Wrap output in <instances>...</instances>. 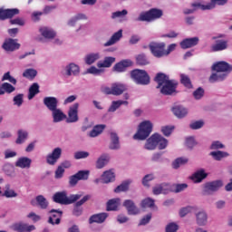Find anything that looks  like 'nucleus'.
<instances>
[{
    "instance_id": "obj_1",
    "label": "nucleus",
    "mask_w": 232,
    "mask_h": 232,
    "mask_svg": "<svg viewBox=\"0 0 232 232\" xmlns=\"http://www.w3.org/2000/svg\"><path fill=\"white\" fill-rule=\"evenodd\" d=\"M158 82L157 88H160V93L163 95H173L177 90V81L169 80V76L160 72L155 77Z\"/></svg>"
},
{
    "instance_id": "obj_2",
    "label": "nucleus",
    "mask_w": 232,
    "mask_h": 232,
    "mask_svg": "<svg viewBox=\"0 0 232 232\" xmlns=\"http://www.w3.org/2000/svg\"><path fill=\"white\" fill-rule=\"evenodd\" d=\"M157 146L159 150H166V148H168V140L159 133H154L147 139L144 144V150L153 151L157 150Z\"/></svg>"
},
{
    "instance_id": "obj_3",
    "label": "nucleus",
    "mask_w": 232,
    "mask_h": 232,
    "mask_svg": "<svg viewBox=\"0 0 232 232\" xmlns=\"http://www.w3.org/2000/svg\"><path fill=\"white\" fill-rule=\"evenodd\" d=\"M153 131V123L150 121H144L140 123L137 133L134 134L135 140H146Z\"/></svg>"
},
{
    "instance_id": "obj_4",
    "label": "nucleus",
    "mask_w": 232,
    "mask_h": 232,
    "mask_svg": "<svg viewBox=\"0 0 232 232\" xmlns=\"http://www.w3.org/2000/svg\"><path fill=\"white\" fill-rule=\"evenodd\" d=\"M82 197V194H72L68 196V193L66 191H62V192H56L53 197V200L56 202L57 204H73V202H77L79 198Z\"/></svg>"
},
{
    "instance_id": "obj_5",
    "label": "nucleus",
    "mask_w": 232,
    "mask_h": 232,
    "mask_svg": "<svg viewBox=\"0 0 232 232\" xmlns=\"http://www.w3.org/2000/svg\"><path fill=\"white\" fill-rule=\"evenodd\" d=\"M81 73V67L75 63H70L60 72V75L63 77V79H69V77H77Z\"/></svg>"
},
{
    "instance_id": "obj_6",
    "label": "nucleus",
    "mask_w": 232,
    "mask_h": 232,
    "mask_svg": "<svg viewBox=\"0 0 232 232\" xmlns=\"http://www.w3.org/2000/svg\"><path fill=\"white\" fill-rule=\"evenodd\" d=\"M40 37L36 38L38 43H46V41H52L57 37V32L52 27L42 26L39 28Z\"/></svg>"
},
{
    "instance_id": "obj_7",
    "label": "nucleus",
    "mask_w": 232,
    "mask_h": 232,
    "mask_svg": "<svg viewBox=\"0 0 232 232\" xmlns=\"http://www.w3.org/2000/svg\"><path fill=\"white\" fill-rule=\"evenodd\" d=\"M130 77L136 84L146 86L150 82V75L144 70L135 69L130 72Z\"/></svg>"
},
{
    "instance_id": "obj_8",
    "label": "nucleus",
    "mask_w": 232,
    "mask_h": 232,
    "mask_svg": "<svg viewBox=\"0 0 232 232\" xmlns=\"http://www.w3.org/2000/svg\"><path fill=\"white\" fill-rule=\"evenodd\" d=\"M149 48L154 57L157 59H161V57H166V44L164 42H152L149 44Z\"/></svg>"
},
{
    "instance_id": "obj_9",
    "label": "nucleus",
    "mask_w": 232,
    "mask_h": 232,
    "mask_svg": "<svg viewBox=\"0 0 232 232\" xmlns=\"http://www.w3.org/2000/svg\"><path fill=\"white\" fill-rule=\"evenodd\" d=\"M63 155V149L61 147L54 148L51 153L46 156V162L49 166H55L59 159Z\"/></svg>"
},
{
    "instance_id": "obj_10",
    "label": "nucleus",
    "mask_w": 232,
    "mask_h": 232,
    "mask_svg": "<svg viewBox=\"0 0 232 232\" xmlns=\"http://www.w3.org/2000/svg\"><path fill=\"white\" fill-rule=\"evenodd\" d=\"M103 92L107 93V95H122V93L126 92V85L122 83H113L111 88L105 87Z\"/></svg>"
},
{
    "instance_id": "obj_11",
    "label": "nucleus",
    "mask_w": 232,
    "mask_h": 232,
    "mask_svg": "<svg viewBox=\"0 0 232 232\" xmlns=\"http://www.w3.org/2000/svg\"><path fill=\"white\" fill-rule=\"evenodd\" d=\"M79 121V103L76 102L69 107L68 111V123H73Z\"/></svg>"
},
{
    "instance_id": "obj_12",
    "label": "nucleus",
    "mask_w": 232,
    "mask_h": 232,
    "mask_svg": "<svg viewBox=\"0 0 232 232\" xmlns=\"http://www.w3.org/2000/svg\"><path fill=\"white\" fill-rule=\"evenodd\" d=\"M222 186H224V183L222 182V180L208 182L205 185L203 194L211 195V193L215 191H218L219 188H222Z\"/></svg>"
},
{
    "instance_id": "obj_13",
    "label": "nucleus",
    "mask_w": 232,
    "mask_h": 232,
    "mask_svg": "<svg viewBox=\"0 0 232 232\" xmlns=\"http://www.w3.org/2000/svg\"><path fill=\"white\" fill-rule=\"evenodd\" d=\"M88 175H90L88 170L78 171L76 174L69 178L70 186H75L79 180H88Z\"/></svg>"
},
{
    "instance_id": "obj_14",
    "label": "nucleus",
    "mask_w": 232,
    "mask_h": 232,
    "mask_svg": "<svg viewBox=\"0 0 232 232\" xmlns=\"http://www.w3.org/2000/svg\"><path fill=\"white\" fill-rule=\"evenodd\" d=\"M2 47L5 52H15L21 48V44L17 43V39L8 38L5 40Z\"/></svg>"
},
{
    "instance_id": "obj_15",
    "label": "nucleus",
    "mask_w": 232,
    "mask_h": 232,
    "mask_svg": "<svg viewBox=\"0 0 232 232\" xmlns=\"http://www.w3.org/2000/svg\"><path fill=\"white\" fill-rule=\"evenodd\" d=\"M44 104L49 111H53L59 108V100L53 96H47L44 98Z\"/></svg>"
},
{
    "instance_id": "obj_16",
    "label": "nucleus",
    "mask_w": 232,
    "mask_h": 232,
    "mask_svg": "<svg viewBox=\"0 0 232 232\" xmlns=\"http://www.w3.org/2000/svg\"><path fill=\"white\" fill-rule=\"evenodd\" d=\"M212 70L227 73V72H232V65L226 62H218L212 65Z\"/></svg>"
},
{
    "instance_id": "obj_17",
    "label": "nucleus",
    "mask_w": 232,
    "mask_h": 232,
    "mask_svg": "<svg viewBox=\"0 0 232 232\" xmlns=\"http://www.w3.org/2000/svg\"><path fill=\"white\" fill-rule=\"evenodd\" d=\"M51 214L48 222L53 226L61 224V218L63 217V211L59 209H52L49 212Z\"/></svg>"
},
{
    "instance_id": "obj_18",
    "label": "nucleus",
    "mask_w": 232,
    "mask_h": 232,
    "mask_svg": "<svg viewBox=\"0 0 232 232\" xmlns=\"http://www.w3.org/2000/svg\"><path fill=\"white\" fill-rule=\"evenodd\" d=\"M208 178V173L206 172V169H199L196 172H194L190 177V180H193L195 184H198L204 180V179Z\"/></svg>"
},
{
    "instance_id": "obj_19",
    "label": "nucleus",
    "mask_w": 232,
    "mask_h": 232,
    "mask_svg": "<svg viewBox=\"0 0 232 232\" xmlns=\"http://www.w3.org/2000/svg\"><path fill=\"white\" fill-rule=\"evenodd\" d=\"M172 113L178 119H184L188 117V113H189V110L182 105H176L172 108Z\"/></svg>"
},
{
    "instance_id": "obj_20",
    "label": "nucleus",
    "mask_w": 232,
    "mask_h": 232,
    "mask_svg": "<svg viewBox=\"0 0 232 232\" xmlns=\"http://www.w3.org/2000/svg\"><path fill=\"white\" fill-rule=\"evenodd\" d=\"M196 224L199 227L208 226V216L206 210H200L195 214Z\"/></svg>"
},
{
    "instance_id": "obj_21",
    "label": "nucleus",
    "mask_w": 232,
    "mask_h": 232,
    "mask_svg": "<svg viewBox=\"0 0 232 232\" xmlns=\"http://www.w3.org/2000/svg\"><path fill=\"white\" fill-rule=\"evenodd\" d=\"M102 184H110L111 182H115V170L111 169L109 170H105L101 178Z\"/></svg>"
},
{
    "instance_id": "obj_22",
    "label": "nucleus",
    "mask_w": 232,
    "mask_h": 232,
    "mask_svg": "<svg viewBox=\"0 0 232 232\" xmlns=\"http://www.w3.org/2000/svg\"><path fill=\"white\" fill-rule=\"evenodd\" d=\"M198 37L195 36L182 40L179 44L182 50H188V48H193V46H197V44H198Z\"/></svg>"
},
{
    "instance_id": "obj_23",
    "label": "nucleus",
    "mask_w": 232,
    "mask_h": 232,
    "mask_svg": "<svg viewBox=\"0 0 232 232\" xmlns=\"http://www.w3.org/2000/svg\"><path fill=\"white\" fill-rule=\"evenodd\" d=\"M19 9L13 8V9H0V19L5 21V19H12L14 15H18Z\"/></svg>"
},
{
    "instance_id": "obj_24",
    "label": "nucleus",
    "mask_w": 232,
    "mask_h": 232,
    "mask_svg": "<svg viewBox=\"0 0 232 232\" xmlns=\"http://www.w3.org/2000/svg\"><path fill=\"white\" fill-rule=\"evenodd\" d=\"M16 168L21 169H30L32 166V159L28 157H21L15 161Z\"/></svg>"
},
{
    "instance_id": "obj_25",
    "label": "nucleus",
    "mask_w": 232,
    "mask_h": 232,
    "mask_svg": "<svg viewBox=\"0 0 232 232\" xmlns=\"http://www.w3.org/2000/svg\"><path fill=\"white\" fill-rule=\"evenodd\" d=\"M124 208H126L129 215H139L140 210L137 206H135V203L131 199H126L123 202Z\"/></svg>"
},
{
    "instance_id": "obj_26",
    "label": "nucleus",
    "mask_w": 232,
    "mask_h": 232,
    "mask_svg": "<svg viewBox=\"0 0 232 232\" xmlns=\"http://www.w3.org/2000/svg\"><path fill=\"white\" fill-rule=\"evenodd\" d=\"M51 113L53 117V122L54 123L63 122V121L66 119V114L61 110V108L51 111Z\"/></svg>"
},
{
    "instance_id": "obj_27",
    "label": "nucleus",
    "mask_w": 232,
    "mask_h": 232,
    "mask_svg": "<svg viewBox=\"0 0 232 232\" xmlns=\"http://www.w3.org/2000/svg\"><path fill=\"white\" fill-rule=\"evenodd\" d=\"M99 59H101V53H90L85 55L84 63L88 64V66H92V64H95Z\"/></svg>"
},
{
    "instance_id": "obj_28",
    "label": "nucleus",
    "mask_w": 232,
    "mask_h": 232,
    "mask_svg": "<svg viewBox=\"0 0 232 232\" xmlns=\"http://www.w3.org/2000/svg\"><path fill=\"white\" fill-rule=\"evenodd\" d=\"M122 39V29H120L118 32L114 33L110 40H108L103 46H113L116 43H119Z\"/></svg>"
},
{
    "instance_id": "obj_29",
    "label": "nucleus",
    "mask_w": 232,
    "mask_h": 232,
    "mask_svg": "<svg viewBox=\"0 0 232 232\" xmlns=\"http://www.w3.org/2000/svg\"><path fill=\"white\" fill-rule=\"evenodd\" d=\"M227 49V41L226 40H217L214 44L211 45V52H222Z\"/></svg>"
},
{
    "instance_id": "obj_30",
    "label": "nucleus",
    "mask_w": 232,
    "mask_h": 232,
    "mask_svg": "<svg viewBox=\"0 0 232 232\" xmlns=\"http://www.w3.org/2000/svg\"><path fill=\"white\" fill-rule=\"evenodd\" d=\"M132 63L130 60H123L118 63H116L113 66L114 72H118V73H121L122 72H126V68H129V66H131Z\"/></svg>"
},
{
    "instance_id": "obj_31",
    "label": "nucleus",
    "mask_w": 232,
    "mask_h": 232,
    "mask_svg": "<svg viewBox=\"0 0 232 232\" xmlns=\"http://www.w3.org/2000/svg\"><path fill=\"white\" fill-rule=\"evenodd\" d=\"M227 78V72H223L220 71H216L209 77V82H220Z\"/></svg>"
},
{
    "instance_id": "obj_32",
    "label": "nucleus",
    "mask_w": 232,
    "mask_h": 232,
    "mask_svg": "<svg viewBox=\"0 0 232 232\" xmlns=\"http://www.w3.org/2000/svg\"><path fill=\"white\" fill-rule=\"evenodd\" d=\"M115 63V57L106 56L103 61L97 63V68H111V65Z\"/></svg>"
},
{
    "instance_id": "obj_33",
    "label": "nucleus",
    "mask_w": 232,
    "mask_h": 232,
    "mask_svg": "<svg viewBox=\"0 0 232 232\" xmlns=\"http://www.w3.org/2000/svg\"><path fill=\"white\" fill-rule=\"evenodd\" d=\"M110 162V155L102 154L96 160V168L97 169H102L105 166H108Z\"/></svg>"
},
{
    "instance_id": "obj_34",
    "label": "nucleus",
    "mask_w": 232,
    "mask_h": 232,
    "mask_svg": "<svg viewBox=\"0 0 232 232\" xmlns=\"http://www.w3.org/2000/svg\"><path fill=\"white\" fill-rule=\"evenodd\" d=\"M106 218H108V213L95 214L90 218L89 223L93 224L96 222L97 224H102Z\"/></svg>"
},
{
    "instance_id": "obj_35",
    "label": "nucleus",
    "mask_w": 232,
    "mask_h": 232,
    "mask_svg": "<svg viewBox=\"0 0 232 232\" xmlns=\"http://www.w3.org/2000/svg\"><path fill=\"white\" fill-rule=\"evenodd\" d=\"M34 229H35V226L34 225H28L24 223L14 225V231H18V232H31V231H34Z\"/></svg>"
},
{
    "instance_id": "obj_36",
    "label": "nucleus",
    "mask_w": 232,
    "mask_h": 232,
    "mask_svg": "<svg viewBox=\"0 0 232 232\" xmlns=\"http://www.w3.org/2000/svg\"><path fill=\"white\" fill-rule=\"evenodd\" d=\"M209 155L210 157H212L214 160H218V161L222 160V159H227V157H229V154L227 151H222V150L211 151Z\"/></svg>"
},
{
    "instance_id": "obj_37",
    "label": "nucleus",
    "mask_w": 232,
    "mask_h": 232,
    "mask_svg": "<svg viewBox=\"0 0 232 232\" xmlns=\"http://www.w3.org/2000/svg\"><path fill=\"white\" fill-rule=\"evenodd\" d=\"M119 206H121V198H116L110 199L107 202V211H117Z\"/></svg>"
},
{
    "instance_id": "obj_38",
    "label": "nucleus",
    "mask_w": 232,
    "mask_h": 232,
    "mask_svg": "<svg viewBox=\"0 0 232 232\" xmlns=\"http://www.w3.org/2000/svg\"><path fill=\"white\" fill-rule=\"evenodd\" d=\"M15 92V87L9 82H4L0 85V95H5V93H14Z\"/></svg>"
},
{
    "instance_id": "obj_39",
    "label": "nucleus",
    "mask_w": 232,
    "mask_h": 232,
    "mask_svg": "<svg viewBox=\"0 0 232 232\" xmlns=\"http://www.w3.org/2000/svg\"><path fill=\"white\" fill-rule=\"evenodd\" d=\"M122 104H124L125 106H128V102L122 101V100L113 101L111 102V106L109 107L108 111L110 113H113V112L117 111V110H119V108H121V106H122Z\"/></svg>"
},
{
    "instance_id": "obj_40",
    "label": "nucleus",
    "mask_w": 232,
    "mask_h": 232,
    "mask_svg": "<svg viewBox=\"0 0 232 232\" xmlns=\"http://www.w3.org/2000/svg\"><path fill=\"white\" fill-rule=\"evenodd\" d=\"M121 148V143L119 142V136L115 132H111V150H119Z\"/></svg>"
},
{
    "instance_id": "obj_41",
    "label": "nucleus",
    "mask_w": 232,
    "mask_h": 232,
    "mask_svg": "<svg viewBox=\"0 0 232 232\" xmlns=\"http://www.w3.org/2000/svg\"><path fill=\"white\" fill-rule=\"evenodd\" d=\"M106 128V125L101 124V125H96L93 127V129L90 131L89 137L95 138L99 137L102 131H104V129Z\"/></svg>"
},
{
    "instance_id": "obj_42",
    "label": "nucleus",
    "mask_w": 232,
    "mask_h": 232,
    "mask_svg": "<svg viewBox=\"0 0 232 232\" xmlns=\"http://www.w3.org/2000/svg\"><path fill=\"white\" fill-rule=\"evenodd\" d=\"M23 77L29 81H34L37 77V70L34 68L25 69L23 72Z\"/></svg>"
},
{
    "instance_id": "obj_43",
    "label": "nucleus",
    "mask_w": 232,
    "mask_h": 232,
    "mask_svg": "<svg viewBox=\"0 0 232 232\" xmlns=\"http://www.w3.org/2000/svg\"><path fill=\"white\" fill-rule=\"evenodd\" d=\"M188 162H189V159H188L187 157L177 158L172 162V168L174 169H179V168H180V166H184V165L188 164Z\"/></svg>"
},
{
    "instance_id": "obj_44",
    "label": "nucleus",
    "mask_w": 232,
    "mask_h": 232,
    "mask_svg": "<svg viewBox=\"0 0 232 232\" xmlns=\"http://www.w3.org/2000/svg\"><path fill=\"white\" fill-rule=\"evenodd\" d=\"M37 93H39V83L34 82L29 88V101H32V99L34 98L37 95Z\"/></svg>"
},
{
    "instance_id": "obj_45",
    "label": "nucleus",
    "mask_w": 232,
    "mask_h": 232,
    "mask_svg": "<svg viewBox=\"0 0 232 232\" xmlns=\"http://www.w3.org/2000/svg\"><path fill=\"white\" fill-rule=\"evenodd\" d=\"M130 184H131V180L130 179L122 182L116 188H114V193H122V191H128V189H130Z\"/></svg>"
},
{
    "instance_id": "obj_46",
    "label": "nucleus",
    "mask_w": 232,
    "mask_h": 232,
    "mask_svg": "<svg viewBox=\"0 0 232 232\" xmlns=\"http://www.w3.org/2000/svg\"><path fill=\"white\" fill-rule=\"evenodd\" d=\"M3 197H5L6 198H15L19 197V194L15 192V190L10 188V185L5 186V190L3 194Z\"/></svg>"
},
{
    "instance_id": "obj_47",
    "label": "nucleus",
    "mask_w": 232,
    "mask_h": 232,
    "mask_svg": "<svg viewBox=\"0 0 232 232\" xmlns=\"http://www.w3.org/2000/svg\"><path fill=\"white\" fill-rule=\"evenodd\" d=\"M128 15V10L123 9L122 11H116L111 14V19H121V21H126L125 16Z\"/></svg>"
},
{
    "instance_id": "obj_48",
    "label": "nucleus",
    "mask_w": 232,
    "mask_h": 232,
    "mask_svg": "<svg viewBox=\"0 0 232 232\" xmlns=\"http://www.w3.org/2000/svg\"><path fill=\"white\" fill-rule=\"evenodd\" d=\"M228 0H210L208 3V8L213 10L216 6H224V5H227Z\"/></svg>"
},
{
    "instance_id": "obj_49",
    "label": "nucleus",
    "mask_w": 232,
    "mask_h": 232,
    "mask_svg": "<svg viewBox=\"0 0 232 232\" xmlns=\"http://www.w3.org/2000/svg\"><path fill=\"white\" fill-rule=\"evenodd\" d=\"M86 73H90L91 75H102L104 73V69L102 68H97L95 66H91L90 68L87 69Z\"/></svg>"
},
{
    "instance_id": "obj_50",
    "label": "nucleus",
    "mask_w": 232,
    "mask_h": 232,
    "mask_svg": "<svg viewBox=\"0 0 232 232\" xmlns=\"http://www.w3.org/2000/svg\"><path fill=\"white\" fill-rule=\"evenodd\" d=\"M35 200L41 209H46V208H48V200L45 199L44 196L39 195L36 197Z\"/></svg>"
},
{
    "instance_id": "obj_51",
    "label": "nucleus",
    "mask_w": 232,
    "mask_h": 232,
    "mask_svg": "<svg viewBox=\"0 0 232 232\" xmlns=\"http://www.w3.org/2000/svg\"><path fill=\"white\" fill-rule=\"evenodd\" d=\"M28 139V131L20 130H18V138L16 139V144H23Z\"/></svg>"
},
{
    "instance_id": "obj_52",
    "label": "nucleus",
    "mask_w": 232,
    "mask_h": 232,
    "mask_svg": "<svg viewBox=\"0 0 232 232\" xmlns=\"http://www.w3.org/2000/svg\"><path fill=\"white\" fill-rule=\"evenodd\" d=\"M149 12L150 14L151 21H155V19H160V17H162V10L160 9H150Z\"/></svg>"
},
{
    "instance_id": "obj_53",
    "label": "nucleus",
    "mask_w": 232,
    "mask_h": 232,
    "mask_svg": "<svg viewBox=\"0 0 232 232\" xmlns=\"http://www.w3.org/2000/svg\"><path fill=\"white\" fill-rule=\"evenodd\" d=\"M140 207L144 208H154L155 207V200L150 198H146L141 201Z\"/></svg>"
},
{
    "instance_id": "obj_54",
    "label": "nucleus",
    "mask_w": 232,
    "mask_h": 232,
    "mask_svg": "<svg viewBox=\"0 0 232 232\" xmlns=\"http://www.w3.org/2000/svg\"><path fill=\"white\" fill-rule=\"evenodd\" d=\"M151 180H155V174H147L142 179V185L145 188H150V183Z\"/></svg>"
},
{
    "instance_id": "obj_55",
    "label": "nucleus",
    "mask_w": 232,
    "mask_h": 232,
    "mask_svg": "<svg viewBox=\"0 0 232 232\" xmlns=\"http://www.w3.org/2000/svg\"><path fill=\"white\" fill-rule=\"evenodd\" d=\"M185 189H188V184L186 183L173 184L172 193H181V191H185Z\"/></svg>"
},
{
    "instance_id": "obj_56",
    "label": "nucleus",
    "mask_w": 232,
    "mask_h": 232,
    "mask_svg": "<svg viewBox=\"0 0 232 232\" xmlns=\"http://www.w3.org/2000/svg\"><path fill=\"white\" fill-rule=\"evenodd\" d=\"M136 21H142V22L146 21L148 23L152 21L151 20V14H150V11L141 13L139 15V17L136 19Z\"/></svg>"
},
{
    "instance_id": "obj_57",
    "label": "nucleus",
    "mask_w": 232,
    "mask_h": 232,
    "mask_svg": "<svg viewBox=\"0 0 232 232\" xmlns=\"http://www.w3.org/2000/svg\"><path fill=\"white\" fill-rule=\"evenodd\" d=\"M204 89L202 87H199L193 92L192 95L196 101H200V99L204 97Z\"/></svg>"
},
{
    "instance_id": "obj_58",
    "label": "nucleus",
    "mask_w": 232,
    "mask_h": 232,
    "mask_svg": "<svg viewBox=\"0 0 232 232\" xmlns=\"http://www.w3.org/2000/svg\"><path fill=\"white\" fill-rule=\"evenodd\" d=\"M24 99V94H17L13 99L14 105L17 106L18 108H21V106H23Z\"/></svg>"
},
{
    "instance_id": "obj_59",
    "label": "nucleus",
    "mask_w": 232,
    "mask_h": 232,
    "mask_svg": "<svg viewBox=\"0 0 232 232\" xmlns=\"http://www.w3.org/2000/svg\"><path fill=\"white\" fill-rule=\"evenodd\" d=\"M161 189L163 190V195H168V193L173 192V184L170 183H161Z\"/></svg>"
},
{
    "instance_id": "obj_60",
    "label": "nucleus",
    "mask_w": 232,
    "mask_h": 232,
    "mask_svg": "<svg viewBox=\"0 0 232 232\" xmlns=\"http://www.w3.org/2000/svg\"><path fill=\"white\" fill-rule=\"evenodd\" d=\"M180 81L181 83L184 84L186 88H193V85L191 84V80H189V77H188V75L181 74Z\"/></svg>"
},
{
    "instance_id": "obj_61",
    "label": "nucleus",
    "mask_w": 232,
    "mask_h": 232,
    "mask_svg": "<svg viewBox=\"0 0 232 232\" xmlns=\"http://www.w3.org/2000/svg\"><path fill=\"white\" fill-rule=\"evenodd\" d=\"M193 211H195V207H185L179 210V217H186V215H189V213H193Z\"/></svg>"
},
{
    "instance_id": "obj_62",
    "label": "nucleus",
    "mask_w": 232,
    "mask_h": 232,
    "mask_svg": "<svg viewBox=\"0 0 232 232\" xmlns=\"http://www.w3.org/2000/svg\"><path fill=\"white\" fill-rule=\"evenodd\" d=\"M136 61L140 66H146V64H150V61H148V58L145 56V54H139L136 58Z\"/></svg>"
},
{
    "instance_id": "obj_63",
    "label": "nucleus",
    "mask_w": 232,
    "mask_h": 232,
    "mask_svg": "<svg viewBox=\"0 0 232 232\" xmlns=\"http://www.w3.org/2000/svg\"><path fill=\"white\" fill-rule=\"evenodd\" d=\"M3 170L8 177H12V175H14V166L10 163L4 165Z\"/></svg>"
},
{
    "instance_id": "obj_64",
    "label": "nucleus",
    "mask_w": 232,
    "mask_h": 232,
    "mask_svg": "<svg viewBox=\"0 0 232 232\" xmlns=\"http://www.w3.org/2000/svg\"><path fill=\"white\" fill-rule=\"evenodd\" d=\"M179 231V225L177 223H169L165 227V232H177Z\"/></svg>"
}]
</instances>
